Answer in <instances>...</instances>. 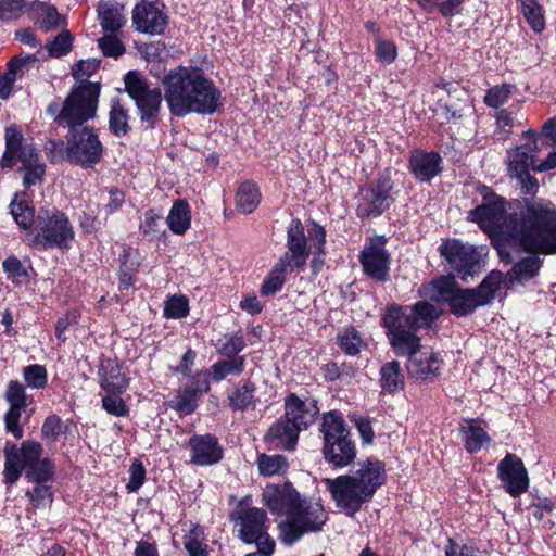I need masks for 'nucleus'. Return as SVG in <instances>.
I'll list each match as a JSON object with an SVG mask.
<instances>
[{
  "label": "nucleus",
  "instance_id": "11",
  "mask_svg": "<svg viewBox=\"0 0 556 556\" xmlns=\"http://www.w3.org/2000/svg\"><path fill=\"white\" fill-rule=\"evenodd\" d=\"M233 518L238 535L244 543H255L260 552H274L275 542L267 533V517L264 510L241 507L233 514Z\"/></svg>",
  "mask_w": 556,
  "mask_h": 556
},
{
  "label": "nucleus",
  "instance_id": "41",
  "mask_svg": "<svg viewBox=\"0 0 556 556\" xmlns=\"http://www.w3.org/2000/svg\"><path fill=\"white\" fill-rule=\"evenodd\" d=\"M261 202L258 188L252 182H243L236 195L237 208L243 214L252 213Z\"/></svg>",
  "mask_w": 556,
  "mask_h": 556
},
{
  "label": "nucleus",
  "instance_id": "22",
  "mask_svg": "<svg viewBox=\"0 0 556 556\" xmlns=\"http://www.w3.org/2000/svg\"><path fill=\"white\" fill-rule=\"evenodd\" d=\"M391 185L389 180H380L376 187L362 189L357 207L359 216H379L391 203Z\"/></svg>",
  "mask_w": 556,
  "mask_h": 556
},
{
  "label": "nucleus",
  "instance_id": "24",
  "mask_svg": "<svg viewBox=\"0 0 556 556\" xmlns=\"http://www.w3.org/2000/svg\"><path fill=\"white\" fill-rule=\"evenodd\" d=\"M191 463L198 466H210L223 457V450L215 437L211 434L193 435L189 439Z\"/></svg>",
  "mask_w": 556,
  "mask_h": 556
},
{
  "label": "nucleus",
  "instance_id": "9",
  "mask_svg": "<svg viewBox=\"0 0 556 556\" xmlns=\"http://www.w3.org/2000/svg\"><path fill=\"white\" fill-rule=\"evenodd\" d=\"M36 241L46 249H67L75 238L68 217L58 210H41L36 222Z\"/></svg>",
  "mask_w": 556,
  "mask_h": 556
},
{
  "label": "nucleus",
  "instance_id": "12",
  "mask_svg": "<svg viewBox=\"0 0 556 556\" xmlns=\"http://www.w3.org/2000/svg\"><path fill=\"white\" fill-rule=\"evenodd\" d=\"M125 90L135 101L142 122L153 126L157 119L162 92L159 88H152L147 79L137 72H129L125 76Z\"/></svg>",
  "mask_w": 556,
  "mask_h": 556
},
{
  "label": "nucleus",
  "instance_id": "18",
  "mask_svg": "<svg viewBox=\"0 0 556 556\" xmlns=\"http://www.w3.org/2000/svg\"><path fill=\"white\" fill-rule=\"evenodd\" d=\"M288 251L279 258L291 270L301 271L309 255L304 227L300 219H292L287 228Z\"/></svg>",
  "mask_w": 556,
  "mask_h": 556
},
{
  "label": "nucleus",
  "instance_id": "59",
  "mask_svg": "<svg viewBox=\"0 0 556 556\" xmlns=\"http://www.w3.org/2000/svg\"><path fill=\"white\" fill-rule=\"evenodd\" d=\"M458 103H447L444 105L445 117L447 119H459L472 112V104L468 97L464 99L458 98Z\"/></svg>",
  "mask_w": 556,
  "mask_h": 556
},
{
  "label": "nucleus",
  "instance_id": "27",
  "mask_svg": "<svg viewBox=\"0 0 556 556\" xmlns=\"http://www.w3.org/2000/svg\"><path fill=\"white\" fill-rule=\"evenodd\" d=\"M101 387L111 393H122L128 387V379L121 365L114 359L102 361L99 367Z\"/></svg>",
  "mask_w": 556,
  "mask_h": 556
},
{
  "label": "nucleus",
  "instance_id": "55",
  "mask_svg": "<svg viewBox=\"0 0 556 556\" xmlns=\"http://www.w3.org/2000/svg\"><path fill=\"white\" fill-rule=\"evenodd\" d=\"M27 384L35 389H42L47 384V370L41 365H30L23 369Z\"/></svg>",
  "mask_w": 556,
  "mask_h": 556
},
{
  "label": "nucleus",
  "instance_id": "32",
  "mask_svg": "<svg viewBox=\"0 0 556 556\" xmlns=\"http://www.w3.org/2000/svg\"><path fill=\"white\" fill-rule=\"evenodd\" d=\"M28 13L35 21V24L43 31L54 29L62 22L61 15L58 13L56 9L43 2H33Z\"/></svg>",
  "mask_w": 556,
  "mask_h": 556
},
{
  "label": "nucleus",
  "instance_id": "46",
  "mask_svg": "<svg viewBox=\"0 0 556 556\" xmlns=\"http://www.w3.org/2000/svg\"><path fill=\"white\" fill-rule=\"evenodd\" d=\"M337 343L340 349L350 356L357 355L365 342L359 332L354 328H344L337 336Z\"/></svg>",
  "mask_w": 556,
  "mask_h": 556
},
{
  "label": "nucleus",
  "instance_id": "19",
  "mask_svg": "<svg viewBox=\"0 0 556 556\" xmlns=\"http://www.w3.org/2000/svg\"><path fill=\"white\" fill-rule=\"evenodd\" d=\"M263 501L273 514L285 515L289 520L301 498L292 484L286 482L282 485H267L263 491Z\"/></svg>",
  "mask_w": 556,
  "mask_h": 556
},
{
  "label": "nucleus",
  "instance_id": "44",
  "mask_svg": "<svg viewBox=\"0 0 556 556\" xmlns=\"http://www.w3.org/2000/svg\"><path fill=\"white\" fill-rule=\"evenodd\" d=\"M10 212L21 228L27 229L34 224V208L29 206L25 195H15L10 204Z\"/></svg>",
  "mask_w": 556,
  "mask_h": 556
},
{
  "label": "nucleus",
  "instance_id": "31",
  "mask_svg": "<svg viewBox=\"0 0 556 556\" xmlns=\"http://www.w3.org/2000/svg\"><path fill=\"white\" fill-rule=\"evenodd\" d=\"M255 383L251 380L240 381L238 386L227 394L230 408L243 412L250 406H255Z\"/></svg>",
  "mask_w": 556,
  "mask_h": 556
},
{
  "label": "nucleus",
  "instance_id": "2",
  "mask_svg": "<svg viewBox=\"0 0 556 556\" xmlns=\"http://www.w3.org/2000/svg\"><path fill=\"white\" fill-rule=\"evenodd\" d=\"M164 99L170 114H213L220 106V92L197 68L177 66L164 77Z\"/></svg>",
  "mask_w": 556,
  "mask_h": 556
},
{
  "label": "nucleus",
  "instance_id": "62",
  "mask_svg": "<svg viewBox=\"0 0 556 556\" xmlns=\"http://www.w3.org/2000/svg\"><path fill=\"white\" fill-rule=\"evenodd\" d=\"M448 545L445 548L446 556H482L472 545L448 539Z\"/></svg>",
  "mask_w": 556,
  "mask_h": 556
},
{
  "label": "nucleus",
  "instance_id": "5",
  "mask_svg": "<svg viewBox=\"0 0 556 556\" xmlns=\"http://www.w3.org/2000/svg\"><path fill=\"white\" fill-rule=\"evenodd\" d=\"M501 283L502 274L498 271H492L477 289L458 288L454 276H443L431 283V298L438 302H447L453 314L465 316L471 314L478 306L490 303Z\"/></svg>",
  "mask_w": 556,
  "mask_h": 556
},
{
  "label": "nucleus",
  "instance_id": "42",
  "mask_svg": "<svg viewBox=\"0 0 556 556\" xmlns=\"http://www.w3.org/2000/svg\"><path fill=\"white\" fill-rule=\"evenodd\" d=\"M534 164V156L530 155L523 147L507 152V169L510 177L525 176Z\"/></svg>",
  "mask_w": 556,
  "mask_h": 556
},
{
  "label": "nucleus",
  "instance_id": "52",
  "mask_svg": "<svg viewBox=\"0 0 556 556\" xmlns=\"http://www.w3.org/2000/svg\"><path fill=\"white\" fill-rule=\"evenodd\" d=\"M73 38L68 30H63L46 45L49 55L60 58L71 51Z\"/></svg>",
  "mask_w": 556,
  "mask_h": 556
},
{
  "label": "nucleus",
  "instance_id": "26",
  "mask_svg": "<svg viewBox=\"0 0 556 556\" xmlns=\"http://www.w3.org/2000/svg\"><path fill=\"white\" fill-rule=\"evenodd\" d=\"M301 431L287 418H281L270 426L265 434V442L285 451L294 450Z\"/></svg>",
  "mask_w": 556,
  "mask_h": 556
},
{
  "label": "nucleus",
  "instance_id": "61",
  "mask_svg": "<svg viewBox=\"0 0 556 556\" xmlns=\"http://www.w3.org/2000/svg\"><path fill=\"white\" fill-rule=\"evenodd\" d=\"M129 482L126 488L128 492H137L146 479V469L141 462L135 460L129 467Z\"/></svg>",
  "mask_w": 556,
  "mask_h": 556
},
{
  "label": "nucleus",
  "instance_id": "8",
  "mask_svg": "<svg viewBox=\"0 0 556 556\" xmlns=\"http://www.w3.org/2000/svg\"><path fill=\"white\" fill-rule=\"evenodd\" d=\"M48 144L52 149L59 146V154L63 160L84 167L98 163L103 151L97 134L88 126L70 129L66 136V144L55 141H50Z\"/></svg>",
  "mask_w": 556,
  "mask_h": 556
},
{
  "label": "nucleus",
  "instance_id": "39",
  "mask_svg": "<svg viewBox=\"0 0 556 556\" xmlns=\"http://www.w3.org/2000/svg\"><path fill=\"white\" fill-rule=\"evenodd\" d=\"M4 458V480L9 484H13L18 480L22 470L25 469L22 455L16 445L9 443L5 445Z\"/></svg>",
  "mask_w": 556,
  "mask_h": 556
},
{
  "label": "nucleus",
  "instance_id": "10",
  "mask_svg": "<svg viewBox=\"0 0 556 556\" xmlns=\"http://www.w3.org/2000/svg\"><path fill=\"white\" fill-rule=\"evenodd\" d=\"M327 521V514L319 502L301 500L289 520L281 525L283 540L294 543L304 533L319 531Z\"/></svg>",
  "mask_w": 556,
  "mask_h": 556
},
{
  "label": "nucleus",
  "instance_id": "13",
  "mask_svg": "<svg viewBox=\"0 0 556 556\" xmlns=\"http://www.w3.org/2000/svg\"><path fill=\"white\" fill-rule=\"evenodd\" d=\"M132 24L136 30L149 35H161L168 25V15L159 0H141L132 9Z\"/></svg>",
  "mask_w": 556,
  "mask_h": 556
},
{
  "label": "nucleus",
  "instance_id": "58",
  "mask_svg": "<svg viewBox=\"0 0 556 556\" xmlns=\"http://www.w3.org/2000/svg\"><path fill=\"white\" fill-rule=\"evenodd\" d=\"M2 266L8 278L12 279L15 283H22L26 280L27 270L16 257H8Z\"/></svg>",
  "mask_w": 556,
  "mask_h": 556
},
{
  "label": "nucleus",
  "instance_id": "16",
  "mask_svg": "<svg viewBox=\"0 0 556 556\" xmlns=\"http://www.w3.org/2000/svg\"><path fill=\"white\" fill-rule=\"evenodd\" d=\"M497 477L505 491L517 497L529 488V477L522 460L515 454L507 453L498 463Z\"/></svg>",
  "mask_w": 556,
  "mask_h": 556
},
{
  "label": "nucleus",
  "instance_id": "28",
  "mask_svg": "<svg viewBox=\"0 0 556 556\" xmlns=\"http://www.w3.org/2000/svg\"><path fill=\"white\" fill-rule=\"evenodd\" d=\"M324 455L336 467L350 465L356 456V447L350 437L324 444Z\"/></svg>",
  "mask_w": 556,
  "mask_h": 556
},
{
  "label": "nucleus",
  "instance_id": "48",
  "mask_svg": "<svg viewBox=\"0 0 556 556\" xmlns=\"http://www.w3.org/2000/svg\"><path fill=\"white\" fill-rule=\"evenodd\" d=\"M257 466L263 476L271 477L283 475L288 469V462L282 455L261 454L257 458Z\"/></svg>",
  "mask_w": 556,
  "mask_h": 556
},
{
  "label": "nucleus",
  "instance_id": "3",
  "mask_svg": "<svg viewBox=\"0 0 556 556\" xmlns=\"http://www.w3.org/2000/svg\"><path fill=\"white\" fill-rule=\"evenodd\" d=\"M383 482V466L379 460H367L352 475L326 479L325 483L337 506L354 516L369 501Z\"/></svg>",
  "mask_w": 556,
  "mask_h": 556
},
{
  "label": "nucleus",
  "instance_id": "7",
  "mask_svg": "<svg viewBox=\"0 0 556 556\" xmlns=\"http://www.w3.org/2000/svg\"><path fill=\"white\" fill-rule=\"evenodd\" d=\"M484 203L470 211L469 217L486 231L498 233L515 244V235L510 228L520 223V215L506 216L504 200L496 197L486 187L481 189Z\"/></svg>",
  "mask_w": 556,
  "mask_h": 556
},
{
  "label": "nucleus",
  "instance_id": "1",
  "mask_svg": "<svg viewBox=\"0 0 556 556\" xmlns=\"http://www.w3.org/2000/svg\"><path fill=\"white\" fill-rule=\"evenodd\" d=\"M439 317L435 306L420 301L409 306L391 305L383 316L387 336L394 352L407 355L408 376L416 380H429L438 376L442 359L431 348L422 346L416 332L429 327Z\"/></svg>",
  "mask_w": 556,
  "mask_h": 556
},
{
  "label": "nucleus",
  "instance_id": "54",
  "mask_svg": "<svg viewBox=\"0 0 556 556\" xmlns=\"http://www.w3.org/2000/svg\"><path fill=\"white\" fill-rule=\"evenodd\" d=\"M375 54L383 64H392L397 56V49L393 41L375 38Z\"/></svg>",
  "mask_w": 556,
  "mask_h": 556
},
{
  "label": "nucleus",
  "instance_id": "29",
  "mask_svg": "<svg viewBox=\"0 0 556 556\" xmlns=\"http://www.w3.org/2000/svg\"><path fill=\"white\" fill-rule=\"evenodd\" d=\"M37 61L36 55H18L13 58L8 66L5 73L0 76V98L5 100L10 97L13 85L16 77L23 75L25 71H28L30 65H34Z\"/></svg>",
  "mask_w": 556,
  "mask_h": 556
},
{
  "label": "nucleus",
  "instance_id": "63",
  "mask_svg": "<svg viewBox=\"0 0 556 556\" xmlns=\"http://www.w3.org/2000/svg\"><path fill=\"white\" fill-rule=\"evenodd\" d=\"M162 216L154 210H148L144 213V220L140 224V230L146 236H156L160 231V222Z\"/></svg>",
  "mask_w": 556,
  "mask_h": 556
},
{
  "label": "nucleus",
  "instance_id": "50",
  "mask_svg": "<svg viewBox=\"0 0 556 556\" xmlns=\"http://www.w3.org/2000/svg\"><path fill=\"white\" fill-rule=\"evenodd\" d=\"M523 15L530 25V27L540 33L544 29L545 22L542 14L541 7L536 3L535 0H520Z\"/></svg>",
  "mask_w": 556,
  "mask_h": 556
},
{
  "label": "nucleus",
  "instance_id": "6",
  "mask_svg": "<svg viewBox=\"0 0 556 556\" xmlns=\"http://www.w3.org/2000/svg\"><path fill=\"white\" fill-rule=\"evenodd\" d=\"M99 96L98 83L84 81L72 89L61 109L58 103H52L47 112L55 115V121L61 126H67L70 129L80 128L84 123L94 117Z\"/></svg>",
  "mask_w": 556,
  "mask_h": 556
},
{
  "label": "nucleus",
  "instance_id": "45",
  "mask_svg": "<svg viewBox=\"0 0 556 556\" xmlns=\"http://www.w3.org/2000/svg\"><path fill=\"white\" fill-rule=\"evenodd\" d=\"M283 262L285 261H278L269 271L267 278L264 280L261 287L262 295H274L285 285L287 268L289 267V265H287Z\"/></svg>",
  "mask_w": 556,
  "mask_h": 556
},
{
  "label": "nucleus",
  "instance_id": "33",
  "mask_svg": "<svg viewBox=\"0 0 556 556\" xmlns=\"http://www.w3.org/2000/svg\"><path fill=\"white\" fill-rule=\"evenodd\" d=\"M43 448L40 443L35 441H25L22 443L20 453L22 455L25 472L39 471L41 467H47L49 470H54V466L48 458H41Z\"/></svg>",
  "mask_w": 556,
  "mask_h": 556
},
{
  "label": "nucleus",
  "instance_id": "25",
  "mask_svg": "<svg viewBox=\"0 0 556 556\" xmlns=\"http://www.w3.org/2000/svg\"><path fill=\"white\" fill-rule=\"evenodd\" d=\"M443 160L437 152L415 150L409 157V168L414 177L428 182L442 172Z\"/></svg>",
  "mask_w": 556,
  "mask_h": 556
},
{
  "label": "nucleus",
  "instance_id": "30",
  "mask_svg": "<svg viewBox=\"0 0 556 556\" xmlns=\"http://www.w3.org/2000/svg\"><path fill=\"white\" fill-rule=\"evenodd\" d=\"M460 432L465 448L469 453L479 452L484 445L490 443V437L481 427L479 420H464L460 425Z\"/></svg>",
  "mask_w": 556,
  "mask_h": 556
},
{
  "label": "nucleus",
  "instance_id": "34",
  "mask_svg": "<svg viewBox=\"0 0 556 556\" xmlns=\"http://www.w3.org/2000/svg\"><path fill=\"white\" fill-rule=\"evenodd\" d=\"M184 547L189 556H208L210 549L204 528L198 523H191L190 529L184 534Z\"/></svg>",
  "mask_w": 556,
  "mask_h": 556
},
{
  "label": "nucleus",
  "instance_id": "23",
  "mask_svg": "<svg viewBox=\"0 0 556 556\" xmlns=\"http://www.w3.org/2000/svg\"><path fill=\"white\" fill-rule=\"evenodd\" d=\"M318 408L314 401L302 400L291 393L285 400V418L293 424L300 431L306 430L314 424Z\"/></svg>",
  "mask_w": 556,
  "mask_h": 556
},
{
  "label": "nucleus",
  "instance_id": "15",
  "mask_svg": "<svg viewBox=\"0 0 556 556\" xmlns=\"http://www.w3.org/2000/svg\"><path fill=\"white\" fill-rule=\"evenodd\" d=\"M5 152L3 154L2 167H12L16 162L22 166H30L39 161L35 148L26 143L21 129L16 125H11L5 129Z\"/></svg>",
  "mask_w": 556,
  "mask_h": 556
},
{
  "label": "nucleus",
  "instance_id": "4",
  "mask_svg": "<svg viewBox=\"0 0 556 556\" xmlns=\"http://www.w3.org/2000/svg\"><path fill=\"white\" fill-rule=\"evenodd\" d=\"M515 244L530 253L556 254V210L532 204L520 212V223L510 228Z\"/></svg>",
  "mask_w": 556,
  "mask_h": 556
},
{
  "label": "nucleus",
  "instance_id": "60",
  "mask_svg": "<svg viewBox=\"0 0 556 556\" xmlns=\"http://www.w3.org/2000/svg\"><path fill=\"white\" fill-rule=\"evenodd\" d=\"M98 46L105 56L117 58L125 51L123 43L114 36L106 35L98 40Z\"/></svg>",
  "mask_w": 556,
  "mask_h": 556
},
{
  "label": "nucleus",
  "instance_id": "57",
  "mask_svg": "<svg viewBox=\"0 0 556 556\" xmlns=\"http://www.w3.org/2000/svg\"><path fill=\"white\" fill-rule=\"evenodd\" d=\"M24 8V0H0V20H16L22 15Z\"/></svg>",
  "mask_w": 556,
  "mask_h": 556
},
{
  "label": "nucleus",
  "instance_id": "36",
  "mask_svg": "<svg viewBox=\"0 0 556 556\" xmlns=\"http://www.w3.org/2000/svg\"><path fill=\"white\" fill-rule=\"evenodd\" d=\"M404 374L396 361L384 363L380 368V386L383 391L394 393L404 388Z\"/></svg>",
  "mask_w": 556,
  "mask_h": 556
},
{
  "label": "nucleus",
  "instance_id": "37",
  "mask_svg": "<svg viewBox=\"0 0 556 556\" xmlns=\"http://www.w3.org/2000/svg\"><path fill=\"white\" fill-rule=\"evenodd\" d=\"M320 430L325 443L350 437L343 417L337 412H328L324 415Z\"/></svg>",
  "mask_w": 556,
  "mask_h": 556
},
{
  "label": "nucleus",
  "instance_id": "14",
  "mask_svg": "<svg viewBox=\"0 0 556 556\" xmlns=\"http://www.w3.org/2000/svg\"><path fill=\"white\" fill-rule=\"evenodd\" d=\"M5 401L10 407L4 415L5 429L12 433L15 439H21L24 434L20 425L22 413H26V407L33 403V397L25 391L23 384L17 381H10L4 394Z\"/></svg>",
  "mask_w": 556,
  "mask_h": 556
},
{
  "label": "nucleus",
  "instance_id": "35",
  "mask_svg": "<svg viewBox=\"0 0 556 556\" xmlns=\"http://www.w3.org/2000/svg\"><path fill=\"white\" fill-rule=\"evenodd\" d=\"M168 228L175 235H184L191 225V212L188 203L184 200L176 201L166 218Z\"/></svg>",
  "mask_w": 556,
  "mask_h": 556
},
{
  "label": "nucleus",
  "instance_id": "40",
  "mask_svg": "<svg viewBox=\"0 0 556 556\" xmlns=\"http://www.w3.org/2000/svg\"><path fill=\"white\" fill-rule=\"evenodd\" d=\"M98 15L102 28L108 33H115L125 23L123 9L113 3H100L98 7Z\"/></svg>",
  "mask_w": 556,
  "mask_h": 556
},
{
  "label": "nucleus",
  "instance_id": "38",
  "mask_svg": "<svg viewBox=\"0 0 556 556\" xmlns=\"http://www.w3.org/2000/svg\"><path fill=\"white\" fill-rule=\"evenodd\" d=\"M129 116L125 104L119 98H113L110 105L109 127L115 136H125L129 127Z\"/></svg>",
  "mask_w": 556,
  "mask_h": 556
},
{
  "label": "nucleus",
  "instance_id": "17",
  "mask_svg": "<svg viewBox=\"0 0 556 556\" xmlns=\"http://www.w3.org/2000/svg\"><path fill=\"white\" fill-rule=\"evenodd\" d=\"M440 255L448 266L463 274L464 277L471 275L479 263V255L471 245H467L456 239L443 241L439 248Z\"/></svg>",
  "mask_w": 556,
  "mask_h": 556
},
{
  "label": "nucleus",
  "instance_id": "49",
  "mask_svg": "<svg viewBox=\"0 0 556 556\" xmlns=\"http://www.w3.org/2000/svg\"><path fill=\"white\" fill-rule=\"evenodd\" d=\"M540 268L541 260L536 255H531L515 264L509 275L511 280L522 282L534 277Z\"/></svg>",
  "mask_w": 556,
  "mask_h": 556
},
{
  "label": "nucleus",
  "instance_id": "64",
  "mask_svg": "<svg viewBox=\"0 0 556 556\" xmlns=\"http://www.w3.org/2000/svg\"><path fill=\"white\" fill-rule=\"evenodd\" d=\"M25 174L23 177V184L26 187H30L36 185L38 181H41L46 170L45 165L38 161L30 166L23 167Z\"/></svg>",
  "mask_w": 556,
  "mask_h": 556
},
{
  "label": "nucleus",
  "instance_id": "21",
  "mask_svg": "<svg viewBox=\"0 0 556 556\" xmlns=\"http://www.w3.org/2000/svg\"><path fill=\"white\" fill-rule=\"evenodd\" d=\"M54 470L43 466L39 471L25 472V479L31 486L27 488L26 496L35 508H46L53 501L52 481Z\"/></svg>",
  "mask_w": 556,
  "mask_h": 556
},
{
  "label": "nucleus",
  "instance_id": "47",
  "mask_svg": "<svg viewBox=\"0 0 556 556\" xmlns=\"http://www.w3.org/2000/svg\"><path fill=\"white\" fill-rule=\"evenodd\" d=\"M308 239L312 242V248L316 251V256L312 260L311 266L314 274L319 273L324 265V258L320 256L324 254V248L326 243V231L325 229L313 223L312 228L308 230Z\"/></svg>",
  "mask_w": 556,
  "mask_h": 556
},
{
  "label": "nucleus",
  "instance_id": "20",
  "mask_svg": "<svg viewBox=\"0 0 556 556\" xmlns=\"http://www.w3.org/2000/svg\"><path fill=\"white\" fill-rule=\"evenodd\" d=\"M384 244L382 238H377L366 245L361 254L364 271L378 281H386L389 277L390 256Z\"/></svg>",
  "mask_w": 556,
  "mask_h": 556
},
{
  "label": "nucleus",
  "instance_id": "43",
  "mask_svg": "<svg viewBox=\"0 0 556 556\" xmlns=\"http://www.w3.org/2000/svg\"><path fill=\"white\" fill-rule=\"evenodd\" d=\"M244 366V356L220 359L212 366V377L215 381H222L228 376H239L243 372Z\"/></svg>",
  "mask_w": 556,
  "mask_h": 556
},
{
  "label": "nucleus",
  "instance_id": "56",
  "mask_svg": "<svg viewBox=\"0 0 556 556\" xmlns=\"http://www.w3.org/2000/svg\"><path fill=\"white\" fill-rule=\"evenodd\" d=\"M511 96V86L501 85L491 88L485 97L484 102L490 108H500L505 104Z\"/></svg>",
  "mask_w": 556,
  "mask_h": 556
},
{
  "label": "nucleus",
  "instance_id": "53",
  "mask_svg": "<svg viewBox=\"0 0 556 556\" xmlns=\"http://www.w3.org/2000/svg\"><path fill=\"white\" fill-rule=\"evenodd\" d=\"M189 312L188 300L182 295L169 298L164 306V316L166 318H181Z\"/></svg>",
  "mask_w": 556,
  "mask_h": 556
},
{
  "label": "nucleus",
  "instance_id": "51",
  "mask_svg": "<svg viewBox=\"0 0 556 556\" xmlns=\"http://www.w3.org/2000/svg\"><path fill=\"white\" fill-rule=\"evenodd\" d=\"M201 397L202 396L198 395L197 392L186 387L184 390L178 392L172 407L177 412L189 415L195 410L198 407V401Z\"/></svg>",
  "mask_w": 556,
  "mask_h": 556
}]
</instances>
